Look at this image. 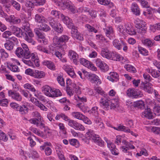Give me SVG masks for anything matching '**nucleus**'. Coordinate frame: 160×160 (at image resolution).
I'll use <instances>...</instances> for the list:
<instances>
[{"label": "nucleus", "instance_id": "16", "mask_svg": "<svg viewBox=\"0 0 160 160\" xmlns=\"http://www.w3.org/2000/svg\"><path fill=\"white\" fill-rule=\"evenodd\" d=\"M129 104L133 105L134 107H136L138 108L143 109L144 108V102L142 100L137 101L133 102H127L126 104L127 105L129 106Z\"/></svg>", "mask_w": 160, "mask_h": 160}, {"label": "nucleus", "instance_id": "15", "mask_svg": "<svg viewBox=\"0 0 160 160\" xmlns=\"http://www.w3.org/2000/svg\"><path fill=\"white\" fill-rule=\"evenodd\" d=\"M96 65L103 72H105L109 69L108 65L103 61H96Z\"/></svg>", "mask_w": 160, "mask_h": 160}, {"label": "nucleus", "instance_id": "34", "mask_svg": "<svg viewBox=\"0 0 160 160\" xmlns=\"http://www.w3.org/2000/svg\"><path fill=\"white\" fill-rule=\"evenodd\" d=\"M28 107L25 105H20L18 111L21 114H25L28 113Z\"/></svg>", "mask_w": 160, "mask_h": 160}, {"label": "nucleus", "instance_id": "29", "mask_svg": "<svg viewBox=\"0 0 160 160\" xmlns=\"http://www.w3.org/2000/svg\"><path fill=\"white\" fill-rule=\"evenodd\" d=\"M136 27L138 28L145 27L146 25L145 22L142 20L137 18L135 21Z\"/></svg>", "mask_w": 160, "mask_h": 160}, {"label": "nucleus", "instance_id": "58", "mask_svg": "<svg viewBox=\"0 0 160 160\" xmlns=\"http://www.w3.org/2000/svg\"><path fill=\"white\" fill-rule=\"evenodd\" d=\"M126 125L128 128H133L134 123L133 121L131 119H127L126 121Z\"/></svg>", "mask_w": 160, "mask_h": 160}, {"label": "nucleus", "instance_id": "6", "mask_svg": "<svg viewBox=\"0 0 160 160\" xmlns=\"http://www.w3.org/2000/svg\"><path fill=\"white\" fill-rule=\"evenodd\" d=\"M15 53L17 56L19 58H23L25 59H29L31 58L30 55H27L26 56V52L24 51L22 49L21 47H18L16 49Z\"/></svg>", "mask_w": 160, "mask_h": 160}, {"label": "nucleus", "instance_id": "8", "mask_svg": "<svg viewBox=\"0 0 160 160\" xmlns=\"http://www.w3.org/2000/svg\"><path fill=\"white\" fill-rule=\"evenodd\" d=\"M34 36V34L32 32L28 31V32H24L23 33L22 37L26 41L29 43H32V44L34 45L35 42L32 38Z\"/></svg>", "mask_w": 160, "mask_h": 160}, {"label": "nucleus", "instance_id": "45", "mask_svg": "<svg viewBox=\"0 0 160 160\" xmlns=\"http://www.w3.org/2000/svg\"><path fill=\"white\" fill-rule=\"evenodd\" d=\"M39 38L38 41L41 43H42L44 44L47 43V40L45 38L44 35L42 33L38 36Z\"/></svg>", "mask_w": 160, "mask_h": 160}, {"label": "nucleus", "instance_id": "10", "mask_svg": "<svg viewBox=\"0 0 160 160\" xmlns=\"http://www.w3.org/2000/svg\"><path fill=\"white\" fill-rule=\"evenodd\" d=\"M61 17L63 22L66 24L68 28L71 29L75 27L72 23V20L68 17H65L62 14H61Z\"/></svg>", "mask_w": 160, "mask_h": 160}, {"label": "nucleus", "instance_id": "36", "mask_svg": "<svg viewBox=\"0 0 160 160\" xmlns=\"http://www.w3.org/2000/svg\"><path fill=\"white\" fill-rule=\"evenodd\" d=\"M142 42L144 45L149 47H151L154 44L153 42L148 38L142 39Z\"/></svg>", "mask_w": 160, "mask_h": 160}, {"label": "nucleus", "instance_id": "62", "mask_svg": "<svg viewBox=\"0 0 160 160\" xmlns=\"http://www.w3.org/2000/svg\"><path fill=\"white\" fill-rule=\"evenodd\" d=\"M140 3L141 5L143 7L148 8L149 7V5L148 2L145 0H139L138 1Z\"/></svg>", "mask_w": 160, "mask_h": 160}, {"label": "nucleus", "instance_id": "26", "mask_svg": "<svg viewBox=\"0 0 160 160\" xmlns=\"http://www.w3.org/2000/svg\"><path fill=\"white\" fill-rule=\"evenodd\" d=\"M142 117H145L149 119H151L152 115L151 109L149 108H147L145 109L143 112L142 113Z\"/></svg>", "mask_w": 160, "mask_h": 160}, {"label": "nucleus", "instance_id": "28", "mask_svg": "<svg viewBox=\"0 0 160 160\" xmlns=\"http://www.w3.org/2000/svg\"><path fill=\"white\" fill-rule=\"evenodd\" d=\"M68 56L69 59L72 60H77L79 58L78 54L76 52L72 50L69 51Z\"/></svg>", "mask_w": 160, "mask_h": 160}, {"label": "nucleus", "instance_id": "33", "mask_svg": "<svg viewBox=\"0 0 160 160\" xmlns=\"http://www.w3.org/2000/svg\"><path fill=\"white\" fill-rule=\"evenodd\" d=\"M42 63L51 70H54L55 68V65L51 61H44Z\"/></svg>", "mask_w": 160, "mask_h": 160}, {"label": "nucleus", "instance_id": "49", "mask_svg": "<svg viewBox=\"0 0 160 160\" xmlns=\"http://www.w3.org/2000/svg\"><path fill=\"white\" fill-rule=\"evenodd\" d=\"M48 19L50 25L53 28L56 26V25H57L58 23H59L51 17H49Z\"/></svg>", "mask_w": 160, "mask_h": 160}, {"label": "nucleus", "instance_id": "60", "mask_svg": "<svg viewBox=\"0 0 160 160\" xmlns=\"http://www.w3.org/2000/svg\"><path fill=\"white\" fill-rule=\"evenodd\" d=\"M0 140L4 142H7L8 140V138L6 136L5 133L0 130Z\"/></svg>", "mask_w": 160, "mask_h": 160}, {"label": "nucleus", "instance_id": "47", "mask_svg": "<svg viewBox=\"0 0 160 160\" xmlns=\"http://www.w3.org/2000/svg\"><path fill=\"white\" fill-rule=\"evenodd\" d=\"M69 143L71 145L74 146L76 148L78 147L80 145L79 141L76 139L70 140Z\"/></svg>", "mask_w": 160, "mask_h": 160}, {"label": "nucleus", "instance_id": "37", "mask_svg": "<svg viewBox=\"0 0 160 160\" xmlns=\"http://www.w3.org/2000/svg\"><path fill=\"white\" fill-rule=\"evenodd\" d=\"M77 106L82 111L84 112H88L89 111V109L83 103H79L77 104Z\"/></svg>", "mask_w": 160, "mask_h": 160}, {"label": "nucleus", "instance_id": "25", "mask_svg": "<svg viewBox=\"0 0 160 160\" xmlns=\"http://www.w3.org/2000/svg\"><path fill=\"white\" fill-rule=\"evenodd\" d=\"M112 43L114 46L118 50L121 49L122 45H124V42L122 41H119L117 39L114 40Z\"/></svg>", "mask_w": 160, "mask_h": 160}, {"label": "nucleus", "instance_id": "53", "mask_svg": "<svg viewBox=\"0 0 160 160\" xmlns=\"http://www.w3.org/2000/svg\"><path fill=\"white\" fill-rule=\"evenodd\" d=\"M78 122L75 121L71 120L70 119L68 121V125L76 129Z\"/></svg>", "mask_w": 160, "mask_h": 160}, {"label": "nucleus", "instance_id": "11", "mask_svg": "<svg viewBox=\"0 0 160 160\" xmlns=\"http://www.w3.org/2000/svg\"><path fill=\"white\" fill-rule=\"evenodd\" d=\"M71 29V34L73 38L79 40H83V37L81 35L79 32H78L77 28L75 27H74Z\"/></svg>", "mask_w": 160, "mask_h": 160}, {"label": "nucleus", "instance_id": "5", "mask_svg": "<svg viewBox=\"0 0 160 160\" xmlns=\"http://www.w3.org/2000/svg\"><path fill=\"white\" fill-rule=\"evenodd\" d=\"M21 46L24 50V51L26 52V56H27L28 55H30L31 56V59H34V60H38L39 58L38 54L36 52H33L30 53L29 51V49L28 46L25 43H22L21 44Z\"/></svg>", "mask_w": 160, "mask_h": 160}, {"label": "nucleus", "instance_id": "12", "mask_svg": "<svg viewBox=\"0 0 160 160\" xmlns=\"http://www.w3.org/2000/svg\"><path fill=\"white\" fill-rule=\"evenodd\" d=\"M10 28L12 32L17 37H22L24 32H22L20 28L14 26H11Z\"/></svg>", "mask_w": 160, "mask_h": 160}, {"label": "nucleus", "instance_id": "23", "mask_svg": "<svg viewBox=\"0 0 160 160\" xmlns=\"http://www.w3.org/2000/svg\"><path fill=\"white\" fill-rule=\"evenodd\" d=\"M109 76L107 77V79L112 82L116 81L118 79V75L115 72H110Z\"/></svg>", "mask_w": 160, "mask_h": 160}, {"label": "nucleus", "instance_id": "61", "mask_svg": "<svg viewBox=\"0 0 160 160\" xmlns=\"http://www.w3.org/2000/svg\"><path fill=\"white\" fill-rule=\"evenodd\" d=\"M138 50L140 53L142 55L145 56L148 55V51L144 48L142 47H138Z\"/></svg>", "mask_w": 160, "mask_h": 160}, {"label": "nucleus", "instance_id": "21", "mask_svg": "<svg viewBox=\"0 0 160 160\" xmlns=\"http://www.w3.org/2000/svg\"><path fill=\"white\" fill-rule=\"evenodd\" d=\"M125 26L126 29V32L128 34L132 35L136 34V32L131 25L128 23H127L125 25Z\"/></svg>", "mask_w": 160, "mask_h": 160}, {"label": "nucleus", "instance_id": "4", "mask_svg": "<svg viewBox=\"0 0 160 160\" xmlns=\"http://www.w3.org/2000/svg\"><path fill=\"white\" fill-rule=\"evenodd\" d=\"M126 93L128 97L132 98H137L142 97L143 96L142 93L141 91L133 88H129L127 90Z\"/></svg>", "mask_w": 160, "mask_h": 160}, {"label": "nucleus", "instance_id": "54", "mask_svg": "<svg viewBox=\"0 0 160 160\" xmlns=\"http://www.w3.org/2000/svg\"><path fill=\"white\" fill-rule=\"evenodd\" d=\"M39 29L45 32H48L50 30V28L47 24L43 23L41 25Z\"/></svg>", "mask_w": 160, "mask_h": 160}, {"label": "nucleus", "instance_id": "1", "mask_svg": "<svg viewBox=\"0 0 160 160\" xmlns=\"http://www.w3.org/2000/svg\"><path fill=\"white\" fill-rule=\"evenodd\" d=\"M69 38V37L66 35H62L59 38L55 37L53 40V44L60 51L63 50L66 48V42Z\"/></svg>", "mask_w": 160, "mask_h": 160}, {"label": "nucleus", "instance_id": "30", "mask_svg": "<svg viewBox=\"0 0 160 160\" xmlns=\"http://www.w3.org/2000/svg\"><path fill=\"white\" fill-rule=\"evenodd\" d=\"M35 21L39 23L47 22V19L43 16L37 14L35 15Z\"/></svg>", "mask_w": 160, "mask_h": 160}, {"label": "nucleus", "instance_id": "13", "mask_svg": "<svg viewBox=\"0 0 160 160\" xmlns=\"http://www.w3.org/2000/svg\"><path fill=\"white\" fill-rule=\"evenodd\" d=\"M62 68L71 77L73 78L76 77V75L73 68L71 67L67 64L64 65Z\"/></svg>", "mask_w": 160, "mask_h": 160}, {"label": "nucleus", "instance_id": "55", "mask_svg": "<svg viewBox=\"0 0 160 160\" xmlns=\"http://www.w3.org/2000/svg\"><path fill=\"white\" fill-rule=\"evenodd\" d=\"M143 14L149 19H151L152 16V12L149 9H147L146 11H143Z\"/></svg>", "mask_w": 160, "mask_h": 160}, {"label": "nucleus", "instance_id": "44", "mask_svg": "<svg viewBox=\"0 0 160 160\" xmlns=\"http://www.w3.org/2000/svg\"><path fill=\"white\" fill-rule=\"evenodd\" d=\"M0 52L1 55V57L2 59L4 60L8 58V54L4 49H0Z\"/></svg>", "mask_w": 160, "mask_h": 160}, {"label": "nucleus", "instance_id": "57", "mask_svg": "<svg viewBox=\"0 0 160 160\" xmlns=\"http://www.w3.org/2000/svg\"><path fill=\"white\" fill-rule=\"evenodd\" d=\"M85 27L88 29V30L89 32H94L95 33H97L98 32L97 30L95 29L94 27L91 26L89 24H86L85 25Z\"/></svg>", "mask_w": 160, "mask_h": 160}, {"label": "nucleus", "instance_id": "43", "mask_svg": "<svg viewBox=\"0 0 160 160\" xmlns=\"http://www.w3.org/2000/svg\"><path fill=\"white\" fill-rule=\"evenodd\" d=\"M14 46L13 43L10 41H7L5 44L4 46L5 48L8 50H12Z\"/></svg>", "mask_w": 160, "mask_h": 160}, {"label": "nucleus", "instance_id": "7", "mask_svg": "<svg viewBox=\"0 0 160 160\" xmlns=\"http://www.w3.org/2000/svg\"><path fill=\"white\" fill-rule=\"evenodd\" d=\"M57 5L62 8L63 9H68L72 4L71 1L69 0H61L60 2H57Z\"/></svg>", "mask_w": 160, "mask_h": 160}, {"label": "nucleus", "instance_id": "14", "mask_svg": "<svg viewBox=\"0 0 160 160\" xmlns=\"http://www.w3.org/2000/svg\"><path fill=\"white\" fill-rule=\"evenodd\" d=\"M109 100L105 97L101 98L99 101L100 105L105 110L109 109Z\"/></svg>", "mask_w": 160, "mask_h": 160}, {"label": "nucleus", "instance_id": "64", "mask_svg": "<svg viewBox=\"0 0 160 160\" xmlns=\"http://www.w3.org/2000/svg\"><path fill=\"white\" fill-rule=\"evenodd\" d=\"M10 106L12 108L18 111L20 105L15 102H12L10 104Z\"/></svg>", "mask_w": 160, "mask_h": 160}, {"label": "nucleus", "instance_id": "48", "mask_svg": "<svg viewBox=\"0 0 160 160\" xmlns=\"http://www.w3.org/2000/svg\"><path fill=\"white\" fill-rule=\"evenodd\" d=\"M8 68L12 71L14 72H18L19 69L17 66L12 64H9L7 65Z\"/></svg>", "mask_w": 160, "mask_h": 160}, {"label": "nucleus", "instance_id": "19", "mask_svg": "<svg viewBox=\"0 0 160 160\" xmlns=\"http://www.w3.org/2000/svg\"><path fill=\"white\" fill-rule=\"evenodd\" d=\"M8 94L9 96H11L12 98L17 101H20L22 99V96L18 93H17L12 90H9Z\"/></svg>", "mask_w": 160, "mask_h": 160}, {"label": "nucleus", "instance_id": "24", "mask_svg": "<svg viewBox=\"0 0 160 160\" xmlns=\"http://www.w3.org/2000/svg\"><path fill=\"white\" fill-rule=\"evenodd\" d=\"M46 75L45 73L43 71L38 70L34 71L33 77L35 78L40 79L44 78Z\"/></svg>", "mask_w": 160, "mask_h": 160}, {"label": "nucleus", "instance_id": "31", "mask_svg": "<svg viewBox=\"0 0 160 160\" xmlns=\"http://www.w3.org/2000/svg\"><path fill=\"white\" fill-rule=\"evenodd\" d=\"M101 55L107 59H110L111 58V55L107 49L102 48L101 52Z\"/></svg>", "mask_w": 160, "mask_h": 160}, {"label": "nucleus", "instance_id": "40", "mask_svg": "<svg viewBox=\"0 0 160 160\" xmlns=\"http://www.w3.org/2000/svg\"><path fill=\"white\" fill-rule=\"evenodd\" d=\"M147 128L149 131H151L152 132H153L155 134H159L160 133V128L158 127H147Z\"/></svg>", "mask_w": 160, "mask_h": 160}, {"label": "nucleus", "instance_id": "52", "mask_svg": "<svg viewBox=\"0 0 160 160\" xmlns=\"http://www.w3.org/2000/svg\"><path fill=\"white\" fill-rule=\"evenodd\" d=\"M124 68L126 70L129 72H136V69L133 66L129 65H126L124 66Z\"/></svg>", "mask_w": 160, "mask_h": 160}, {"label": "nucleus", "instance_id": "3", "mask_svg": "<svg viewBox=\"0 0 160 160\" xmlns=\"http://www.w3.org/2000/svg\"><path fill=\"white\" fill-rule=\"evenodd\" d=\"M85 136L88 139L92 138L94 142L99 146H102L103 144V141L98 135L94 134L93 131L91 130H88L85 134Z\"/></svg>", "mask_w": 160, "mask_h": 160}, {"label": "nucleus", "instance_id": "42", "mask_svg": "<svg viewBox=\"0 0 160 160\" xmlns=\"http://www.w3.org/2000/svg\"><path fill=\"white\" fill-rule=\"evenodd\" d=\"M153 111L156 115L160 116V106L155 104L153 107Z\"/></svg>", "mask_w": 160, "mask_h": 160}, {"label": "nucleus", "instance_id": "35", "mask_svg": "<svg viewBox=\"0 0 160 160\" xmlns=\"http://www.w3.org/2000/svg\"><path fill=\"white\" fill-rule=\"evenodd\" d=\"M55 149L59 159L60 160H65L64 155L62 154V150L58 146H56Z\"/></svg>", "mask_w": 160, "mask_h": 160}, {"label": "nucleus", "instance_id": "27", "mask_svg": "<svg viewBox=\"0 0 160 160\" xmlns=\"http://www.w3.org/2000/svg\"><path fill=\"white\" fill-rule=\"evenodd\" d=\"M131 9L132 12L136 15H139L140 14V11L137 4L135 3H132Z\"/></svg>", "mask_w": 160, "mask_h": 160}, {"label": "nucleus", "instance_id": "51", "mask_svg": "<svg viewBox=\"0 0 160 160\" xmlns=\"http://www.w3.org/2000/svg\"><path fill=\"white\" fill-rule=\"evenodd\" d=\"M54 29L58 33H62L63 31V28L60 23H58Z\"/></svg>", "mask_w": 160, "mask_h": 160}, {"label": "nucleus", "instance_id": "46", "mask_svg": "<svg viewBox=\"0 0 160 160\" xmlns=\"http://www.w3.org/2000/svg\"><path fill=\"white\" fill-rule=\"evenodd\" d=\"M35 104L39 107L41 110L47 111L48 110L47 108L38 101H36L35 102Z\"/></svg>", "mask_w": 160, "mask_h": 160}, {"label": "nucleus", "instance_id": "63", "mask_svg": "<svg viewBox=\"0 0 160 160\" xmlns=\"http://www.w3.org/2000/svg\"><path fill=\"white\" fill-rule=\"evenodd\" d=\"M91 113L95 116H98L99 114L98 108L97 107H93L91 109Z\"/></svg>", "mask_w": 160, "mask_h": 160}, {"label": "nucleus", "instance_id": "20", "mask_svg": "<svg viewBox=\"0 0 160 160\" xmlns=\"http://www.w3.org/2000/svg\"><path fill=\"white\" fill-rule=\"evenodd\" d=\"M89 79L92 83L100 84L101 82L98 76L95 74H90L89 75Z\"/></svg>", "mask_w": 160, "mask_h": 160}, {"label": "nucleus", "instance_id": "32", "mask_svg": "<svg viewBox=\"0 0 160 160\" xmlns=\"http://www.w3.org/2000/svg\"><path fill=\"white\" fill-rule=\"evenodd\" d=\"M72 115L75 118L82 120L84 117V115L79 112H72Z\"/></svg>", "mask_w": 160, "mask_h": 160}, {"label": "nucleus", "instance_id": "9", "mask_svg": "<svg viewBox=\"0 0 160 160\" xmlns=\"http://www.w3.org/2000/svg\"><path fill=\"white\" fill-rule=\"evenodd\" d=\"M140 87L141 89L149 93H151L153 90L152 84L149 82L142 84Z\"/></svg>", "mask_w": 160, "mask_h": 160}, {"label": "nucleus", "instance_id": "39", "mask_svg": "<svg viewBox=\"0 0 160 160\" xmlns=\"http://www.w3.org/2000/svg\"><path fill=\"white\" fill-rule=\"evenodd\" d=\"M11 4L17 10L19 11L21 9V6L19 3L14 0H11L10 1Z\"/></svg>", "mask_w": 160, "mask_h": 160}, {"label": "nucleus", "instance_id": "41", "mask_svg": "<svg viewBox=\"0 0 160 160\" xmlns=\"http://www.w3.org/2000/svg\"><path fill=\"white\" fill-rule=\"evenodd\" d=\"M106 35L108 37L113 34V30L112 27H107L103 29Z\"/></svg>", "mask_w": 160, "mask_h": 160}, {"label": "nucleus", "instance_id": "18", "mask_svg": "<svg viewBox=\"0 0 160 160\" xmlns=\"http://www.w3.org/2000/svg\"><path fill=\"white\" fill-rule=\"evenodd\" d=\"M109 109L115 110L119 107L118 100L117 99H112L109 101Z\"/></svg>", "mask_w": 160, "mask_h": 160}, {"label": "nucleus", "instance_id": "2", "mask_svg": "<svg viewBox=\"0 0 160 160\" xmlns=\"http://www.w3.org/2000/svg\"><path fill=\"white\" fill-rule=\"evenodd\" d=\"M42 89L45 94L50 97H58L62 95V93L59 89H52L48 85L44 86Z\"/></svg>", "mask_w": 160, "mask_h": 160}, {"label": "nucleus", "instance_id": "38", "mask_svg": "<svg viewBox=\"0 0 160 160\" xmlns=\"http://www.w3.org/2000/svg\"><path fill=\"white\" fill-rule=\"evenodd\" d=\"M98 2L100 4L104 5H109L112 8L114 6L113 3L111 2L110 0H97Z\"/></svg>", "mask_w": 160, "mask_h": 160}, {"label": "nucleus", "instance_id": "50", "mask_svg": "<svg viewBox=\"0 0 160 160\" xmlns=\"http://www.w3.org/2000/svg\"><path fill=\"white\" fill-rule=\"evenodd\" d=\"M117 129L118 131H122L126 133H128L130 131V129L128 127L121 125L118 126Z\"/></svg>", "mask_w": 160, "mask_h": 160}, {"label": "nucleus", "instance_id": "17", "mask_svg": "<svg viewBox=\"0 0 160 160\" xmlns=\"http://www.w3.org/2000/svg\"><path fill=\"white\" fill-rule=\"evenodd\" d=\"M80 63L83 66L92 70L96 71L97 68L89 61H80Z\"/></svg>", "mask_w": 160, "mask_h": 160}, {"label": "nucleus", "instance_id": "22", "mask_svg": "<svg viewBox=\"0 0 160 160\" xmlns=\"http://www.w3.org/2000/svg\"><path fill=\"white\" fill-rule=\"evenodd\" d=\"M146 71L154 78H158L160 76V71L159 70L148 68L146 69Z\"/></svg>", "mask_w": 160, "mask_h": 160}, {"label": "nucleus", "instance_id": "59", "mask_svg": "<svg viewBox=\"0 0 160 160\" xmlns=\"http://www.w3.org/2000/svg\"><path fill=\"white\" fill-rule=\"evenodd\" d=\"M24 87L25 88L30 90L32 92H34L36 91V89L33 86L30 84L27 83L24 85Z\"/></svg>", "mask_w": 160, "mask_h": 160}, {"label": "nucleus", "instance_id": "56", "mask_svg": "<svg viewBox=\"0 0 160 160\" xmlns=\"http://www.w3.org/2000/svg\"><path fill=\"white\" fill-rule=\"evenodd\" d=\"M10 17L12 19V23H13L18 24L21 22V20L19 18L15 17L14 15H11Z\"/></svg>", "mask_w": 160, "mask_h": 160}]
</instances>
